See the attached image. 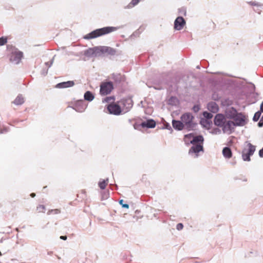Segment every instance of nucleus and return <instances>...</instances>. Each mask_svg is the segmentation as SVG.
<instances>
[{"label":"nucleus","instance_id":"1","mask_svg":"<svg viewBox=\"0 0 263 263\" xmlns=\"http://www.w3.org/2000/svg\"><path fill=\"white\" fill-rule=\"evenodd\" d=\"M120 27H105L102 28L97 29L90 33L86 34L84 38L86 40L94 39L100 36L108 34L109 33L115 31L119 29Z\"/></svg>","mask_w":263,"mask_h":263},{"label":"nucleus","instance_id":"2","mask_svg":"<svg viewBox=\"0 0 263 263\" xmlns=\"http://www.w3.org/2000/svg\"><path fill=\"white\" fill-rule=\"evenodd\" d=\"M180 118L184 127L188 130H193L196 127L197 124L193 122L194 117L191 113H184L181 115Z\"/></svg>","mask_w":263,"mask_h":263},{"label":"nucleus","instance_id":"3","mask_svg":"<svg viewBox=\"0 0 263 263\" xmlns=\"http://www.w3.org/2000/svg\"><path fill=\"white\" fill-rule=\"evenodd\" d=\"M90 51H92V53H96L98 55H100L101 53H107L108 55H114L117 53L116 49L105 46L95 47L93 49H90Z\"/></svg>","mask_w":263,"mask_h":263},{"label":"nucleus","instance_id":"4","mask_svg":"<svg viewBox=\"0 0 263 263\" xmlns=\"http://www.w3.org/2000/svg\"><path fill=\"white\" fill-rule=\"evenodd\" d=\"M246 143L248 148H245L242 150V158L245 161H250L251 160L250 156L253 155L256 147L250 142H246Z\"/></svg>","mask_w":263,"mask_h":263},{"label":"nucleus","instance_id":"5","mask_svg":"<svg viewBox=\"0 0 263 263\" xmlns=\"http://www.w3.org/2000/svg\"><path fill=\"white\" fill-rule=\"evenodd\" d=\"M235 127L236 126L233 121L227 119L221 128L224 134L230 135L234 131Z\"/></svg>","mask_w":263,"mask_h":263},{"label":"nucleus","instance_id":"6","mask_svg":"<svg viewBox=\"0 0 263 263\" xmlns=\"http://www.w3.org/2000/svg\"><path fill=\"white\" fill-rule=\"evenodd\" d=\"M113 88V84L111 82H104L100 86V94L101 95H107L110 93Z\"/></svg>","mask_w":263,"mask_h":263},{"label":"nucleus","instance_id":"7","mask_svg":"<svg viewBox=\"0 0 263 263\" xmlns=\"http://www.w3.org/2000/svg\"><path fill=\"white\" fill-rule=\"evenodd\" d=\"M23 56V53L20 51H13L10 56V61L14 64H18L21 62Z\"/></svg>","mask_w":263,"mask_h":263},{"label":"nucleus","instance_id":"8","mask_svg":"<svg viewBox=\"0 0 263 263\" xmlns=\"http://www.w3.org/2000/svg\"><path fill=\"white\" fill-rule=\"evenodd\" d=\"M120 105L122 106V111L124 112H127L133 106V100L129 98L123 99L120 101Z\"/></svg>","mask_w":263,"mask_h":263},{"label":"nucleus","instance_id":"9","mask_svg":"<svg viewBox=\"0 0 263 263\" xmlns=\"http://www.w3.org/2000/svg\"><path fill=\"white\" fill-rule=\"evenodd\" d=\"M235 126H242L246 124L245 117L241 113H238L236 116L233 118Z\"/></svg>","mask_w":263,"mask_h":263},{"label":"nucleus","instance_id":"10","mask_svg":"<svg viewBox=\"0 0 263 263\" xmlns=\"http://www.w3.org/2000/svg\"><path fill=\"white\" fill-rule=\"evenodd\" d=\"M107 109L110 114L115 115H119L122 111L120 105L116 104H109L107 106Z\"/></svg>","mask_w":263,"mask_h":263},{"label":"nucleus","instance_id":"11","mask_svg":"<svg viewBox=\"0 0 263 263\" xmlns=\"http://www.w3.org/2000/svg\"><path fill=\"white\" fill-rule=\"evenodd\" d=\"M226 120L227 118L222 114H217L214 118V124L217 126L222 127Z\"/></svg>","mask_w":263,"mask_h":263},{"label":"nucleus","instance_id":"12","mask_svg":"<svg viewBox=\"0 0 263 263\" xmlns=\"http://www.w3.org/2000/svg\"><path fill=\"white\" fill-rule=\"evenodd\" d=\"M185 21L182 16L177 17L174 22V29L177 30H181L185 25Z\"/></svg>","mask_w":263,"mask_h":263},{"label":"nucleus","instance_id":"13","mask_svg":"<svg viewBox=\"0 0 263 263\" xmlns=\"http://www.w3.org/2000/svg\"><path fill=\"white\" fill-rule=\"evenodd\" d=\"M200 152H203V147L201 144H194L189 149V155L195 154L196 157H198V153Z\"/></svg>","mask_w":263,"mask_h":263},{"label":"nucleus","instance_id":"14","mask_svg":"<svg viewBox=\"0 0 263 263\" xmlns=\"http://www.w3.org/2000/svg\"><path fill=\"white\" fill-rule=\"evenodd\" d=\"M86 108V105L83 100H80L76 102L73 107V109L79 112H83L85 110Z\"/></svg>","mask_w":263,"mask_h":263},{"label":"nucleus","instance_id":"15","mask_svg":"<svg viewBox=\"0 0 263 263\" xmlns=\"http://www.w3.org/2000/svg\"><path fill=\"white\" fill-rule=\"evenodd\" d=\"M74 82L73 81H68L66 82H63L57 84L55 85V88H65L71 87L74 86Z\"/></svg>","mask_w":263,"mask_h":263},{"label":"nucleus","instance_id":"16","mask_svg":"<svg viewBox=\"0 0 263 263\" xmlns=\"http://www.w3.org/2000/svg\"><path fill=\"white\" fill-rule=\"evenodd\" d=\"M238 114L237 110L233 107H231L227 109L226 114L228 118L232 119L234 118Z\"/></svg>","mask_w":263,"mask_h":263},{"label":"nucleus","instance_id":"17","mask_svg":"<svg viewBox=\"0 0 263 263\" xmlns=\"http://www.w3.org/2000/svg\"><path fill=\"white\" fill-rule=\"evenodd\" d=\"M208 110L213 113H216L219 110V106L217 104L213 101L209 102L207 105Z\"/></svg>","mask_w":263,"mask_h":263},{"label":"nucleus","instance_id":"18","mask_svg":"<svg viewBox=\"0 0 263 263\" xmlns=\"http://www.w3.org/2000/svg\"><path fill=\"white\" fill-rule=\"evenodd\" d=\"M140 125L143 128H154L156 126V122L153 119H149L142 122Z\"/></svg>","mask_w":263,"mask_h":263},{"label":"nucleus","instance_id":"19","mask_svg":"<svg viewBox=\"0 0 263 263\" xmlns=\"http://www.w3.org/2000/svg\"><path fill=\"white\" fill-rule=\"evenodd\" d=\"M204 141L203 137L202 135H198L197 136H194L193 135V138L192 140L190 141L191 144H202Z\"/></svg>","mask_w":263,"mask_h":263},{"label":"nucleus","instance_id":"20","mask_svg":"<svg viewBox=\"0 0 263 263\" xmlns=\"http://www.w3.org/2000/svg\"><path fill=\"white\" fill-rule=\"evenodd\" d=\"M172 125L175 129L178 130H181L184 127L183 122L179 120H173Z\"/></svg>","mask_w":263,"mask_h":263},{"label":"nucleus","instance_id":"21","mask_svg":"<svg viewBox=\"0 0 263 263\" xmlns=\"http://www.w3.org/2000/svg\"><path fill=\"white\" fill-rule=\"evenodd\" d=\"M222 154L226 158L229 159L231 158L232 153L231 148L229 147H224L222 149Z\"/></svg>","mask_w":263,"mask_h":263},{"label":"nucleus","instance_id":"22","mask_svg":"<svg viewBox=\"0 0 263 263\" xmlns=\"http://www.w3.org/2000/svg\"><path fill=\"white\" fill-rule=\"evenodd\" d=\"M84 98L85 100L90 102L93 100L95 97L91 92L87 91L84 93Z\"/></svg>","mask_w":263,"mask_h":263},{"label":"nucleus","instance_id":"23","mask_svg":"<svg viewBox=\"0 0 263 263\" xmlns=\"http://www.w3.org/2000/svg\"><path fill=\"white\" fill-rule=\"evenodd\" d=\"M16 105H22L24 102V99L21 95H19L13 102Z\"/></svg>","mask_w":263,"mask_h":263},{"label":"nucleus","instance_id":"24","mask_svg":"<svg viewBox=\"0 0 263 263\" xmlns=\"http://www.w3.org/2000/svg\"><path fill=\"white\" fill-rule=\"evenodd\" d=\"M193 136V133H190L184 135V141L186 145H189L191 144L190 141L192 139Z\"/></svg>","mask_w":263,"mask_h":263},{"label":"nucleus","instance_id":"25","mask_svg":"<svg viewBox=\"0 0 263 263\" xmlns=\"http://www.w3.org/2000/svg\"><path fill=\"white\" fill-rule=\"evenodd\" d=\"M112 79L116 82L120 83L122 80V77L120 74L113 73L112 74Z\"/></svg>","mask_w":263,"mask_h":263},{"label":"nucleus","instance_id":"26","mask_svg":"<svg viewBox=\"0 0 263 263\" xmlns=\"http://www.w3.org/2000/svg\"><path fill=\"white\" fill-rule=\"evenodd\" d=\"M108 182V179L107 178L105 180H103L102 181H99L98 184L100 188L102 190H104L106 187V184Z\"/></svg>","mask_w":263,"mask_h":263},{"label":"nucleus","instance_id":"27","mask_svg":"<svg viewBox=\"0 0 263 263\" xmlns=\"http://www.w3.org/2000/svg\"><path fill=\"white\" fill-rule=\"evenodd\" d=\"M261 112L260 111H258L255 113L253 118V120L254 122H256L259 120L261 115Z\"/></svg>","mask_w":263,"mask_h":263},{"label":"nucleus","instance_id":"28","mask_svg":"<svg viewBox=\"0 0 263 263\" xmlns=\"http://www.w3.org/2000/svg\"><path fill=\"white\" fill-rule=\"evenodd\" d=\"M177 102V99L176 97H171L168 101V103L170 105H175Z\"/></svg>","mask_w":263,"mask_h":263},{"label":"nucleus","instance_id":"29","mask_svg":"<svg viewBox=\"0 0 263 263\" xmlns=\"http://www.w3.org/2000/svg\"><path fill=\"white\" fill-rule=\"evenodd\" d=\"M203 115L204 117L208 120L211 119L213 117V115L211 113L209 112L208 111H204L203 113Z\"/></svg>","mask_w":263,"mask_h":263},{"label":"nucleus","instance_id":"30","mask_svg":"<svg viewBox=\"0 0 263 263\" xmlns=\"http://www.w3.org/2000/svg\"><path fill=\"white\" fill-rule=\"evenodd\" d=\"M248 3L253 6L257 7H263V5L256 2H249Z\"/></svg>","mask_w":263,"mask_h":263},{"label":"nucleus","instance_id":"31","mask_svg":"<svg viewBox=\"0 0 263 263\" xmlns=\"http://www.w3.org/2000/svg\"><path fill=\"white\" fill-rule=\"evenodd\" d=\"M7 42V39L6 37H0V46L5 45Z\"/></svg>","mask_w":263,"mask_h":263},{"label":"nucleus","instance_id":"32","mask_svg":"<svg viewBox=\"0 0 263 263\" xmlns=\"http://www.w3.org/2000/svg\"><path fill=\"white\" fill-rule=\"evenodd\" d=\"M37 210L39 211V212H45V207L43 205H39L37 207Z\"/></svg>","mask_w":263,"mask_h":263},{"label":"nucleus","instance_id":"33","mask_svg":"<svg viewBox=\"0 0 263 263\" xmlns=\"http://www.w3.org/2000/svg\"><path fill=\"white\" fill-rule=\"evenodd\" d=\"M119 203L120 205H122V208L128 209L129 208V205L126 203H123V200H120L119 201Z\"/></svg>","mask_w":263,"mask_h":263},{"label":"nucleus","instance_id":"34","mask_svg":"<svg viewBox=\"0 0 263 263\" xmlns=\"http://www.w3.org/2000/svg\"><path fill=\"white\" fill-rule=\"evenodd\" d=\"M109 197V192L108 191H104L103 193H102V198L103 199H107Z\"/></svg>","mask_w":263,"mask_h":263},{"label":"nucleus","instance_id":"35","mask_svg":"<svg viewBox=\"0 0 263 263\" xmlns=\"http://www.w3.org/2000/svg\"><path fill=\"white\" fill-rule=\"evenodd\" d=\"M212 133L213 134H220L221 133V130L218 128H215L213 129Z\"/></svg>","mask_w":263,"mask_h":263},{"label":"nucleus","instance_id":"36","mask_svg":"<svg viewBox=\"0 0 263 263\" xmlns=\"http://www.w3.org/2000/svg\"><path fill=\"white\" fill-rule=\"evenodd\" d=\"M192 109L195 112H197L200 109V106L198 105H195L193 107Z\"/></svg>","mask_w":263,"mask_h":263},{"label":"nucleus","instance_id":"37","mask_svg":"<svg viewBox=\"0 0 263 263\" xmlns=\"http://www.w3.org/2000/svg\"><path fill=\"white\" fill-rule=\"evenodd\" d=\"M183 228V225L181 223H178L176 226V229L178 231L181 230Z\"/></svg>","mask_w":263,"mask_h":263},{"label":"nucleus","instance_id":"38","mask_svg":"<svg viewBox=\"0 0 263 263\" xmlns=\"http://www.w3.org/2000/svg\"><path fill=\"white\" fill-rule=\"evenodd\" d=\"M179 12L183 14L184 15H186V9L185 8H181L179 9Z\"/></svg>","mask_w":263,"mask_h":263},{"label":"nucleus","instance_id":"39","mask_svg":"<svg viewBox=\"0 0 263 263\" xmlns=\"http://www.w3.org/2000/svg\"><path fill=\"white\" fill-rule=\"evenodd\" d=\"M164 125L165 128L170 130L171 131L173 130L171 125L168 123H166L165 124H164Z\"/></svg>","mask_w":263,"mask_h":263},{"label":"nucleus","instance_id":"40","mask_svg":"<svg viewBox=\"0 0 263 263\" xmlns=\"http://www.w3.org/2000/svg\"><path fill=\"white\" fill-rule=\"evenodd\" d=\"M53 60H54V57L52 58V59L51 60V61L50 62V63L49 62H46L45 63V64L48 66V67H50L51 66V65H52L53 64Z\"/></svg>","mask_w":263,"mask_h":263},{"label":"nucleus","instance_id":"41","mask_svg":"<svg viewBox=\"0 0 263 263\" xmlns=\"http://www.w3.org/2000/svg\"><path fill=\"white\" fill-rule=\"evenodd\" d=\"M139 2H140V0H132L131 4L133 6H136V5H137L139 3Z\"/></svg>","mask_w":263,"mask_h":263},{"label":"nucleus","instance_id":"42","mask_svg":"<svg viewBox=\"0 0 263 263\" xmlns=\"http://www.w3.org/2000/svg\"><path fill=\"white\" fill-rule=\"evenodd\" d=\"M261 8H263V7H255V8H254V11L258 13H260V9Z\"/></svg>","mask_w":263,"mask_h":263},{"label":"nucleus","instance_id":"43","mask_svg":"<svg viewBox=\"0 0 263 263\" xmlns=\"http://www.w3.org/2000/svg\"><path fill=\"white\" fill-rule=\"evenodd\" d=\"M112 99V98L111 97H106L104 100L103 101V102H109Z\"/></svg>","mask_w":263,"mask_h":263},{"label":"nucleus","instance_id":"44","mask_svg":"<svg viewBox=\"0 0 263 263\" xmlns=\"http://www.w3.org/2000/svg\"><path fill=\"white\" fill-rule=\"evenodd\" d=\"M259 156L260 157H263V147L259 151Z\"/></svg>","mask_w":263,"mask_h":263},{"label":"nucleus","instance_id":"45","mask_svg":"<svg viewBox=\"0 0 263 263\" xmlns=\"http://www.w3.org/2000/svg\"><path fill=\"white\" fill-rule=\"evenodd\" d=\"M90 49H91V48H89V49L87 51V53H86V54H89V55L95 54V55H98V54H96V53H92V51H90Z\"/></svg>","mask_w":263,"mask_h":263},{"label":"nucleus","instance_id":"46","mask_svg":"<svg viewBox=\"0 0 263 263\" xmlns=\"http://www.w3.org/2000/svg\"><path fill=\"white\" fill-rule=\"evenodd\" d=\"M258 126L259 127L263 126V121L260 119L259 122L258 123Z\"/></svg>","mask_w":263,"mask_h":263},{"label":"nucleus","instance_id":"47","mask_svg":"<svg viewBox=\"0 0 263 263\" xmlns=\"http://www.w3.org/2000/svg\"><path fill=\"white\" fill-rule=\"evenodd\" d=\"M51 212H53L55 214H59L60 213V211L58 209H55L51 210Z\"/></svg>","mask_w":263,"mask_h":263},{"label":"nucleus","instance_id":"48","mask_svg":"<svg viewBox=\"0 0 263 263\" xmlns=\"http://www.w3.org/2000/svg\"><path fill=\"white\" fill-rule=\"evenodd\" d=\"M47 72H48V69L47 70H43L42 72V74L44 76H45L46 74H47Z\"/></svg>","mask_w":263,"mask_h":263},{"label":"nucleus","instance_id":"49","mask_svg":"<svg viewBox=\"0 0 263 263\" xmlns=\"http://www.w3.org/2000/svg\"><path fill=\"white\" fill-rule=\"evenodd\" d=\"M60 238L61 239H62V240H66L67 238V236H61L60 237Z\"/></svg>","mask_w":263,"mask_h":263},{"label":"nucleus","instance_id":"50","mask_svg":"<svg viewBox=\"0 0 263 263\" xmlns=\"http://www.w3.org/2000/svg\"><path fill=\"white\" fill-rule=\"evenodd\" d=\"M7 132L6 129H3L1 130V134H4Z\"/></svg>","mask_w":263,"mask_h":263},{"label":"nucleus","instance_id":"51","mask_svg":"<svg viewBox=\"0 0 263 263\" xmlns=\"http://www.w3.org/2000/svg\"><path fill=\"white\" fill-rule=\"evenodd\" d=\"M30 196L32 197H34L35 196V193H31Z\"/></svg>","mask_w":263,"mask_h":263},{"label":"nucleus","instance_id":"52","mask_svg":"<svg viewBox=\"0 0 263 263\" xmlns=\"http://www.w3.org/2000/svg\"><path fill=\"white\" fill-rule=\"evenodd\" d=\"M196 68H197V69H199V68H200V67H199V66H197L196 67Z\"/></svg>","mask_w":263,"mask_h":263},{"label":"nucleus","instance_id":"53","mask_svg":"<svg viewBox=\"0 0 263 263\" xmlns=\"http://www.w3.org/2000/svg\"><path fill=\"white\" fill-rule=\"evenodd\" d=\"M261 120L263 121V116H262V117L261 118Z\"/></svg>","mask_w":263,"mask_h":263},{"label":"nucleus","instance_id":"54","mask_svg":"<svg viewBox=\"0 0 263 263\" xmlns=\"http://www.w3.org/2000/svg\"><path fill=\"white\" fill-rule=\"evenodd\" d=\"M2 255V254L1 252L0 251V255Z\"/></svg>","mask_w":263,"mask_h":263}]
</instances>
